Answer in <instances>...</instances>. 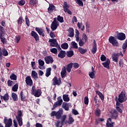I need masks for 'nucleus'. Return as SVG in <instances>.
<instances>
[{
  "mask_svg": "<svg viewBox=\"0 0 127 127\" xmlns=\"http://www.w3.org/2000/svg\"><path fill=\"white\" fill-rule=\"evenodd\" d=\"M63 109H60L58 112L56 111H53L51 114V117H56V118L57 120H61V118H62V115L63 114Z\"/></svg>",
  "mask_w": 127,
  "mask_h": 127,
  "instance_id": "f03ea898",
  "label": "nucleus"
},
{
  "mask_svg": "<svg viewBox=\"0 0 127 127\" xmlns=\"http://www.w3.org/2000/svg\"><path fill=\"white\" fill-rule=\"evenodd\" d=\"M31 76L34 78V79H37V76H38V74H37V72L35 71V70H33L32 71Z\"/></svg>",
  "mask_w": 127,
  "mask_h": 127,
  "instance_id": "e433bc0d",
  "label": "nucleus"
},
{
  "mask_svg": "<svg viewBox=\"0 0 127 127\" xmlns=\"http://www.w3.org/2000/svg\"><path fill=\"white\" fill-rule=\"evenodd\" d=\"M72 66H73L74 68L75 69L79 68V64L76 63H72Z\"/></svg>",
  "mask_w": 127,
  "mask_h": 127,
  "instance_id": "0e129e2a",
  "label": "nucleus"
},
{
  "mask_svg": "<svg viewBox=\"0 0 127 127\" xmlns=\"http://www.w3.org/2000/svg\"><path fill=\"white\" fill-rule=\"evenodd\" d=\"M73 55H74V51H70L67 52L66 56H67V57H72Z\"/></svg>",
  "mask_w": 127,
  "mask_h": 127,
  "instance_id": "a18cd8bd",
  "label": "nucleus"
},
{
  "mask_svg": "<svg viewBox=\"0 0 127 127\" xmlns=\"http://www.w3.org/2000/svg\"><path fill=\"white\" fill-rule=\"evenodd\" d=\"M119 65L121 68H123L124 67V60H121L119 62Z\"/></svg>",
  "mask_w": 127,
  "mask_h": 127,
  "instance_id": "69168bd1",
  "label": "nucleus"
},
{
  "mask_svg": "<svg viewBox=\"0 0 127 127\" xmlns=\"http://www.w3.org/2000/svg\"><path fill=\"white\" fill-rule=\"evenodd\" d=\"M89 76L91 79H94L96 77V71L94 70V67L92 66L91 71L89 72Z\"/></svg>",
  "mask_w": 127,
  "mask_h": 127,
  "instance_id": "dca6fc26",
  "label": "nucleus"
},
{
  "mask_svg": "<svg viewBox=\"0 0 127 127\" xmlns=\"http://www.w3.org/2000/svg\"><path fill=\"white\" fill-rule=\"evenodd\" d=\"M59 58H61L62 59L64 58L66 56V52L65 51H61L58 55Z\"/></svg>",
  "mask_w": 127,
  "mask_h": 127,
  "instance_id": "4be33fe9",
  "label": "nucleus"
},
{
  "mask_svg": "<svg viewBox=\"0 0 127 127\" xmlns=\"http://www.w3.org/2000/svg\"><path fill=\"white\" fill-rule=\"evenodd\" d=\"M18 89V83H16L12 87V90L13 92H17Z\"/></svg>",
  "mask_w": 127,
  "mask_h": 127,
  "instance_id": "a19ab883",
  "label": "nucleus"
},
{
  "mask_svg": "<svg viewBox=\"0 0 127 127\" xmlns=\"http://www.w3.org/2000/svg\"><path fill=\"white\" fill-rule=\"evenodd\" d=\"M55 125L56 127H62L63 126V125H65V123H62V117L61 119V122L59 120L55 122Z\"/></svg>",
  "mask_w": 127,
  "mask_h": 127,
  "instance_id": "6ab92c4d",
  "label": "nucleus"
},
{
  "mask_svg": "<svg viewBox=\"0 0 127 127\" xmlns=\"http://www.w3.org/2000/svg\"><path fill=\"white\" fill-rule=\"evenodd\" d=\"M111 117L113 119H114V120H117V118H118V113L117 111H116V110L112 111Z\"/></svg>",
  "mask_w": 127,
  "mask_h": 127,
  "instance_id": "cd10ccee",
  "label": "nucleus"
},
{
  "mask_svg": "<svg viewBox=\"0 0 127 127\" xmlns=\"http://www.w3.org/2000/svg\"><path fill=\"white\" fill-rule=\"evenodd\" d=\"M72 66H73V63H72L67 64V67H66V70L68 73H70V72H71V70H72Z\"/></svg>",
  "mask_w": 127,
  "mask_h": 127,
  "instance_id": "7c9ffc66",
  "label": "nucleus"
},
{
  "mask_svg": "<svg viewBox=\"0 0 127 127\" xmlns=\"http://www.w3.org/2000/svg\"><path fill=\"white\" fill-rule=\"evenodd\" d=\"M20 98L21 101H25V96L23 95V92L21 91L20 93Z\"/></svg>",
  "mask_w": 127,
  "mask_h": 127,
  "instance_id": "864d4df0",
  "label": "nucleus"
},
{
  "mask_svg": "<svg viewBox=\"0 0 127 127\" xmlns=\"http://www.w3.org/2000/svg\"><path fill=\"white\" fill-rule=\"evenodd\" d=\"M37 2H38L37 0H30L29 1V3L30 5H32V6H34V5H35V4L37 3Z\"/></svg>",
  "mask_w": 127,
  "mask_h": 127,
  "instance_id": "4c0bfd02",
  "label": "nucleus"
},
{
  "mask_svg": "<svg viewBox=\"0 0 127 127\" xmlns=\"http://www.w3.org/2000/svg\"><path fill=\"white\" fill-rule=\"evenodd\" d=\"M31 36H33L34 38H35L36 41H38L39 40V37L38 36V34L34 31H32L31 33Z\"/></svg>",
  "mask_w": 127,
  "mask_h": 127,
  "instance_id": "aec40b11",
  "label": "nucleus"
},
{
  "mask_svg": "<svg viewBox=\"0 0 127 127\" xmlns=\"http://www.w3.org/2000/svg\"><path fill=\"white\" fill-rule=\"evenodd\" d=\"M0 39L1 40V41L2 43L4 44V43H6V39L4 38H2V36L0 37Z\"/></svg>",
  "mask_w": 127,
  "mask_h": 127,
  "instance_id": "e2e57ef3",
  "label": "nucleus"
},
{
  "mask_svg": "<svg viewBox=\"0 0 127 127\" xmlns=\"http://www.w3.org/2000/svg\"><path fill=\"white\" fill-rule=\"evenodd\" d=\"M17 77L14 73H12L11 75L10 76V79L11 80H13V81H16Z\"/></svg>",
  "mask_w": 127,
  "mask_h": 127,
  "instance_id": "37998d69",
  "label": "nucleus"
},
{
  "mask_svg": "<svg viewBox=\"0 0 127 127\" xmlns=\"http://www.w3.org/2000/svg\"><path fill=\"white\" fill-rule=\"evenodd\" d=\"M51 74V68L49 67L48 68H47L46 73V77H49V76H50Z\"/></svg>",
  "mask_w": 127,
  "mask_h": 127,
  "instance_id": "ea45409f",
  "label": "nucleus"
},
{
  "mask_svg": "<svg viewBox=\"0 0 127 127\" xmlns=\"http://www.w3.org/2000/svg\"><path fill=\"white\" fill-rule=\"evenodd\" d=\"M110 63H111V61H110V59H107V61L106 62L103 63L102 65H103L104 67L107 68V69H110Z\"/></svg>",
  "mask_w": 127,
  "mask_h": 127,
  "instance_id": "5701e85b",
  "label": "nucleus"
},
{
  "mask_svg": "<svg viewBox=\"0 0 127 127\" xmlns=\"http://www.w3.org/2000/svg\"><path fill=\"white\" fill-rule=\"evenodd\" d=\"M95 92L97 95L99 96V98H100L102 101H104V100H105V96H104V95H103V93H101V92L98 90H96Z\"/></svg>",
  "mask_w": 127,
  "mask_h": 127,
  "instance_id": "bb28decb",
  "label": "nucleus"
},
{
  "mask_svg": "<svg viewBox=\"0 0 127 127\" xmlns=\"http://www.w3.org/2000/svg\"><path fill=\"white\" fill-rule=\"evenodd\" d=\"M51 52L52 53H54V54H57L58 51L56 49V48H53L51 49Z\"/></svg>",
  "mask_w": 127,
  "mask_h": 127,
  "instance_id": "6e6d98bb",
  "label": "nucleus"
},
{
  "mask_svg": "<svg viewBox=\"0 0 127 127\" xmlns=\"http://www.w3.org/2000/svg\"><path fill=\"white\" fill-rule=\"evenodd\" d=\"M16 120L18 123V125L19 127H21L23 125L22 118H18V119H16Z\"/></svg>",
  "mask_w": 127,
  "mask_h": 127,
  "instance_id": "3c124183",
  "label": "nucleus"
},
{
  "mask_svg": "<svg viewBox=\"0 0 127 127\" xmlns=\"http://www.w3.org/2000/svg\"><path fill=\"white\" fill-rule=\"evenodd\" d=\"M55 6L52 4H49V7L48 8V11L49 13H51V12H53V10H55Z\"/></svg>",
  "mask_w": 127,
  "mask_h": 127,
  "instance_id": "393cba45",
  "label": "nucleus"
},
{
  "mask_svg": "<svg viewBox=\"0 0 127 127\" xmlns=\"http://www.w3.org/2000/svg\"><path fill=\"white\" fill-rule=\"evenodd\" d=\"M116 100L117 101L116 109L117 110V111H118V112H119V113H123V110H122V109H121V108L119 107V106H120V103H119V101H118V97L116 98Z\"/></svg>",
  "mask_w": 127,
  "mask_h": 127,
  "instance_id": "c85d7f7f",
  "label": "nucleus"
},
{
  "mask_svg": "<svg viewBox=\"0 0 127 127\" xmlns=\"http://www.w3.org/2000/svg\"><path fill=\"white\" fill-rule=\"evenodd\" d=\"M25 21L27 26H29V25H30V23L29 22V19H28V18H27V16H26L25 17Z\"/></svg>",
  "mask_w": 127,
  "mask_h": 127,
  "instance_id": "680f3d73",
  "label": "nucleus"
},
{
  "mask_svg": "<svg viewBox=\"0 0 127 127\" xmlns=\"http://www.w3.org/2000/svg\"><path fill=\"white\" fill-rule=\"evenodd\" d=\"M79 34H80V33H79V30H78V29H75V37L76 38V41H77V42H79V40H80Z\"/></svg>",
  "mask_w": 127,
  "mask_h": 127,
  "instance_id": "c756f323",
  "label": "nucleus"
},
{
  "mask_svg": "<svg viewBox=\"0 0 127 127\" xmlns=\"http://www.w3.org/2000/svg\"><path fill=\"white\" fill-rule=\"evenodd\" d=\"M127 99L126 94H125V92H122L119 95L118 102L119 103H124V102L127 101Z\"/></svg>",
  "mask_w": 127,
  "mask_h": 127,
  "instance_id": "39448f33",
  "label": "nucleus"
},
{
  "mask_svg": "<svg viewBox=\"0 0 127 127\" xmlns=\"http://www.w3.org/2000/svg\"><path fill=\"white\" fill-rule=\"evenodd\" d=\"M7 84L9 87H11V86H12V85H13L14 83H13V81H12L11 80H8L7 81Z\"/></svg>",
  "mask_w": 127,
  "mask_h": 127,
  "instance_id": "774afa93",
  "label": "nucleus"
},
{
  "mask_svg": "<svg viewBox=\"0 0 127 127\" xmlns=\"http://www.w3.org/2000/svg\"><path fill=\"white\" fill-rule=\"evenodd\" d=\"M68 47L69 46L67 43H64L61 45V47L63 49H67Z\"/></svg>",
  "mask_w": 127,
  "mask_h": 127,
  "instance_id": "49530a36",
  "label": "nucleus"
},
{
  "mask_svg": "<svg viewBox=\"0 0 127 127\" xmlns=\"http://www.w3.org/2000/svg\"><path fill=\"white\" fill-rule=\"evenodd\" d=\"M26 83L28 86H32L33 82L32 79L30 76H27L26 77Z\"/></svg>",
  "mask_w": 127,
  "mask_h": 127,
  "instance_id": "a211bd4d",
  "label": "nucleus"
},
{
  "mask_svg": "<svg viewBox=\"0 0 127 127\" xmlns=\"http://www.w3.org/2000/svg\"><path fill=\"white\" fill-rule=\"evenodd\" d=\"M92 52L93 54H95L97 52V45L96 44H94V46L92 48Z\"/></svg>",
  "mask_w": 127,
  "mask_h": 127,
  "instance_id": "8fccbe9b",
  "label": "nucleus"
},
{
  "mask_svg": "<svg viewBox=\"0 0 127 127\" xmlns=\"http://www.w3.org/2000/svg\"><path fill=\"white\" fill-rule=\"evenodd\" d=\"M45 61L47 64H49L50 63H53V58L51 56H48L45 58Z\"/></svg>",
  "mask_w": 127,
  "mask_h": 127,
  "instance_id": "f3484780",
  "label": "nucleus"
},
{
  "mask_svg": "<svg viewBox=\"0 0 127 127\" xmlns=\"http://www.w3.org/2000/svg\"><path fill=\"white\" fill-rule=\"evenodd\" d=\"M63 100L64 102H69L70 98L67 94H64L63 96Z\"/></svg>",
  "mask_w": 127,
  "mask_h": 127,
  "instance_id": "473e14b6",
  "label": "nucleus"
},
{
  "mask_svg": "<svg viewBox=\"0 0 127 127\" xmlns=\"http://www.w3.org/2000/svg\"><path fill=\"white\" fill-rule=\"evenodd\" d=\"M2 55L3 56H7L8 55V52L7 51L5 50V49H1L0 48V60L2 59Z\"/></svg>",
  "mask_w": 127,
  "mask_h": 127,
  "instance_id": "9b49d317",
  "label": "nucleus"
},
{
  "mask_svg": "<svg viewBox=\"0 0 127 127\" xmlns=\"http://www.w3.org/2000/svg\"><path fill=\"white\" fill-rule=\"evenodd\" d=\"M107 59V57L105 56L104 55H102L100 57V60L103 62H104V61H106V60Z\"/></svg>",
  "mask_w": 127,
  "mask_h": 127,
  "instance_id": "4d7b16f0",
  "label": "nucleus"
},
{
  "mask_svg": "<svg viewBox=\"0 0 127 127\" xmlns=\"http://www.w3.org/2000/svg\"><path fill=\"white\" fill-rule=\"evenodd\" d=\"M127 48V39L126 40V41L125 42V43L123 44L122 46V49H123V50H126Z\"/></svg>",
  "mask_w": 127,
  "mask_h": 127,
  "instance_id": "603ef678",
  "label": "nucleus"
},
{
  "mask_svg": "<svg viewBox=\"0 0 127 127\" xmlns=\"http://www.w3.org/2000/svg\"><path fill=\"white\" fill-rule=\"evenodd\" d=\"M78 51L80 54H84L87 52V49H84L81 47L78 48Z\"/></svg>",
  "mask_w": 127,
  "mask_h": 127,
  "instance_id": "f704fd0d",
  "label": "nucleus"
},
{
  "mask_svg": "<svg viewBox=\"0 0 127 127\" xmlns=\"http://www.w3.org/2000/svg\"><path fill=\"white\" fill-rule=\"evenodd\" d=\"M49 42L51 43L50 46H52V47H56L59 50H61V48H60V46L58 45L56 39H51L49 40Z\"/></svg>",
  "mask_w": 127,
  "mask_h": 127,
  "instance_id": "7ed1b4c3",
  "label": "nucleus"
},
{
  "mask_svg": "<svg viewBox=\"0 0 127 127\" xmlns=\"http://www.w3.org/2000/svg\"><path fill=\"white\" fill-rule=\"evenodd\" d=\"M120 56H122V57L124 56V55L122 52L119 53H113L112 55V59L113 61H114V62H118L119 57H120Z\"/></svg>",
  "mask_w": 127,
  "mask_h": 127,
  "instance_id": "20e7f679",
  "label": "nucleus"
},
{
  "mask_svg": "<svg viewBox=\"0 0 127 127\" xmlns=\"http://www.w3.org/2000/svg\"><path fill=\"white\" fill-rule=\"evenodd\" d=\"M62 83V81L61 80V79H57V77H55L54 78L53 80V85L54 86H55V85H57L58 86H60L61 84Z\"/></svg>",
  "mask_w": 127,
  "mask_h": 127,
  "instance_id": "f8f14e48",
  "label": "nucleus"
},
{
  "mask_svg": "<svg viewBox=\"0 0 127 127\" xmlns=\"http://www.w3.org/2000/svg\"><path fill=\"white\" fill-rule=\"evenodd\" d=\"M64 10V12H67L68 14H72V12L69 10V7H70V5L67 3L66 2H64L63 5Z\"/></svg>",
  "mask_w": 127,
  "mask_h": 127,
  "instance_id": "1a4fd4ad",
  "label": "nucleus"
},
{
  "mask_svg": "<svg viewBox=\"0 0 127 127\" xmlns=\"http://www.w3.org/2000/svg\"><path fill=\"white\" fill-rule=\"evenodd\" d=\"M67 119V115H64L62 117V124H64V125H71L74 123V119L73 117L69 116L68 117V121L66 120Z\"/></svg>",
  "mask_w": 127,
  "mask_h": 127,
  "instance_id": "f257e3e1",
  "label": "nucleus"
},
{
  "mask_svg": "<svg viewBox=\"0 0 127 127\" xmlns=\"http://www.w3.org/2000/svg\"><path fill=\"white\" fill-rule=\"evenodd\" d=\"M4 34V29L1 26H0V37Z\"/></svg>",
  "mask_w": 127,
  "mask_h": 127,
  "instance_id": "79ce46f5",
  "label": "nucleus"
},
{
  "mask_svg": "<svg viewBox=\"0 0 127 127\" xmlns=\"http://www.w3.org/2000/svg\"><path fill=\"white\" fill-rule=\"evenodd\" d=\"M12 98L13 101H15V102L18 100V98L17 97V95H16V94H15L14 92H13L12 93Z\"/></svg>",
  "mask_w": 127,
  "mask_h": 127,
  "instance_id": "58836bf2",
  "label": "nucleus"
},
{
  "mask_svg": "<svg viewBox=\"0 0 127 127\" xmlns=\"http://www.w3.org/2000/svg\"><path fill=\"white\" fill-rule=\"evenodd\" d=\"M38 63L40 66H44V61H42L41 59L38 60Z\"/></svg>",
  "mask_w": 127,
  "mask_h": 127,
  "instance_id": "5fc2aeb1",
  "label": "nucleus"
},
{
  "mask_svg": "<svg viewBox=\"0 0 127 127\" xmlns=\"http://www.w3.org/2000/svg\"><path fill=\"white\" fill-rule=\"evenodd\" d=\"M74 29L73 28H70L68 30L67 36H69V37H74Z\"/></svg>",
  "mask_w": 127,
  "mask_h": 127,
  "instance_id": "b1692460",
  "label": "nucleus"
},
{
  "mask_svg": "<svg viewBox=\"0 0 127 127\" xmlns=\"http://www.w3.org/2000/svg\"><path fill=\"white\" fill-rule=\"evenodd\" d=\"M62 103H63V100L61 97H59L58 98V101L56 102L54 105V108H56L59 106H61L62 105Z\"/></svg>",
  "mask_w": 127,
  "mask_h": 127,
  "instance_id": "ddd939ff",
  "label": "nucleus"
},
{
  "mask_svg": "<svg viewBox=\"0 0 127 127\" xmlns=\"http://www.w3.org/2000/svg\"><path fill=\"white\" fill-rule=\"evenodd\" d=\"M0 98L1 100H3L4 101H5V102H6V101H8V99H9L8 94H4L3 96H1Z\"/></svg>",
  "mask_w": 127,
  "mask_h": 127,
  "instance_id": "2f4dec72",
  "label": "nucleus"
},
{
  "mask_svg": "<svg viewBox=\"0 0 127 127\" xmlns=\"http://www.w3.org/2000/svg\"><path fill=\"white\" fill-rule=\"evenodd\" d=\"M32 94L34 95L35 97H40L41 96V90L40 89H35V87L33 86L32 88Z\"/></svg>",
  "mask_w": 127,
  "mask_h": 127,
  "instance_id": "6e6552de",
  "label": "nucleus"
},
{
  "mask_svg": "<svg viewBox=\"0 0 127 127\" xmlns=\"http://www.w3.org/2000/svg\"><path fill=\"white\" fill-rule=\"evenodd\" d=\"M66 67L65 66H63V68L62 69V71L61 72L62 78H65L66 76Z\"/></svg>",
  "mask_w": 127,
  "mask_h": 127,
  "instance_id": "a878e982",
  "label": "nucleus"
},
{
  "mask_svg": "<svg viewBox=\"0 0 127 127\" xmlns=\"http://www.w3.org/2000/svg\"><path fill=\"white\" fill-rule=\"evenodd\" d=\"M95 115L97 117H99L101 115V110H100L99 109H97L95 112Z\"/></svg>",
  "mask_w": 127,
  "mask_h": 127,
  "instance_id": "052dcab7",
  "label": "nucleus"
},
{
  "mask_svg": "<svg viewBox=\"0 0 127 127\" xmlns=\"http://www.w3.org/2000/svg\"><path fill=\"white\" fill-rule=\"evenodd\" d=\"M22 20H23L22 17H20L17 20L18 24H21V23H22Z\"/></svg>",
  "mask_w": 127,
  "mask_h": 127,
  "instance_id": "338daca9",
  "label": "nucleus"
},
{
  "mask_svg": "<svg viewBox=\"0 0 127 127\" xmlns=\"http://www.w3.org/2000/svg\"><path fill=\"white\" fill-rule=\"evenodd\" d=\"M57 20L58 21H59V22H61V23H62V22H64V18L60 15L58 16Z\"/></svg>",
  "mask_w": 127,
  "mask_h": 127,
  "instance_id": "c03bdc74",
  "label": "nucleus"
},
{
  "mask_svg": "<svg viewBox=\"0 0 127 127\" xmlns=\"http://www.w3.org/2000/svg\"><path fill=\"white\" fill-rule=\"evenodd\" d=\"M82 40H84L85 43L88 41V37L85 33L83 34L82 35Z\"/></svg>",
  "mask_w": 127,
  "mask_h": 127,
  "instance_id": "09e8293b",
  "label": "nucleus"
},
{
  "mask_svg": "<svg viewBox=\"0 0 127 127\" xmlns=\"http://www.w3.org/2000/svg\"><path fill=\"white\" fill-rule=\"evenodd\" d=\"M117 38L119 40H125L126 39V34L124 33H119L117 34Z\"/></svg>",
  "mask_w": 127,
  "mask_h": 127,
  "instance_id": "4468645a",
  "label": "nucleus"
},
{
  "mask_svg": "<svg viewBox=\"0 0 127 127\" xmlns=\"http://www.w3.org/2000/svg\"><path fill=\"white\" fill-rule=\"evenodd\" d=\"M75 1L79 6H84V3H83V1L81 0H75Z\"/></svg>",
  "mask_w": 127,
  "mask_h": 127,
  "instance_id": "de8ad7c7",
  "label": "nucleus"
},
{
  "mask_svg": "<svg viewBox=\"0 0 127 127\" xmlns=\"http://www.w3.org/2000/svg\"><path fill=\"white\" fill-rule=\"evenodd\" d=\"M109 41L110 43L112 44L113 46H115L116 47H118V46H119V42H118L117 39H116V38H115V37L110 36L109 38Z\"/></svg>",
  "mask_w": 127,
  "mask_h": 127,
  "instance_id": "0eeeda50",
  "label": "nucleus"
},
{
  "mask_svg": "<svg viewBox=\"0 0 127 127\" xmlns=\"http://www.w3.org/2000/svg\"><path fill=\"white\" fill-rule=\"evenodd\" d=\"M4 123L5 125V127H10L12 125V120L11 119H7L6 117L4 118Z\"/></svg>",
  "mask_w": 127,
  "mask_h": 127,
  "instance_id": "9d476101",
  "label": "nucleus"
},
{
  "mask_svg": "<svg viewBox=\"0 0 127 127\" xmlns=\"http://www.w3.org/2000/svg\"><path fill=\"white\" fill-rule=\"evenodd\" d=\"M84 104L85 105H88L89 104V98L87 96L84 98Z\"/></svg>",
  "mask_w": 127,
  "mask_h": 127,
  "instance_id": "bf43d9fd",
  "label": "nucleus"
},
{
  "mask_svg": "<svg viewBox=\"0 0 127 127\" xmlns=\"http://www.w3.org/2000/svg\"><path fill=\"white\" fill-rule=\"evenodd\" d=\"M58 26H59V22L57 21V18H55L51 25V28L53 31H54V30H56L57 29V27H58Z\"/></svg>",
  "mask_w": 127,
  "mask_h": 127,
  "instance_id": "423d86ee",
  "label": "nucleus"
},
{
  "mask_svg": "<svg viewBox=\"0 0 127 127\" xmlns=\"http://www.w3.org/2000/svg\"><path fill=\"white\" fill-rule=\"evenodd\" d=\"M35 30L36 31H37V32H38L39 35H42L43 37H44L45 36V35L44 34V31L42 28L36 27L35 28Z\"/></svg>",
  "mask_w": 127,
  "mask_h": 127,
  "instance_id": "2eb2a0df",
  "label": "nucleus"
},
{
  "mask_svg": "<svg viewBox=\"0 0 127 127\" xmlns=\"http://www.w3.org/2000/svg\"><path fill=\"white\" fill-rule=\"evenodd\" d=\"M22 111L18 110L17 112V116H16V119H22Z\"/></svg>",
  "mask_w": 127,
  "mask_h": 127,
  "instance_id": "72a5a7b5",
  "label": "nucleus"
},
{
  "mask_svg": "<svg viewBox=\"0 0 127 127\" xmlns=\"http://www.w3.org/2000/svg\"><path fill=\"white\" fill-rule=\"evenodd\" d=\"M84 44H85V42H84V41H83V40L82 39H80L79 42V46L82 47V46H84Z\"/></svg>",
  "mask_w": 127,
  "mask_h": 127,
  "instance_id": "13d9d810",
  "label": "nucleus"
},
{
  "mask_svg": "<svg viewBox=\"0 0 127 127\" xmlns=\"http://www.w3.org/2000/svg\"><path fill=\"white\" fill-rule=\"evenodd\" d=\"M114 123L112 122V119L109 118L107 119L106 126L108 127H114Z\"/></svg>",
  "mask_w": 127,
  "mask_h": 127,
  "instance_id": "412c9836",
  "label": "nucleus"
},
{
  "mask_svg": "<svg viewBox=\"0 0 127 127\" xmlns=\"http://www.w3.org/2000/svg\"><path fill=\"white\" fill-rule=\"evenodd\" d=\"M71 48H74V49H78V46H77V43L75 42H71L70 43Z\"/></svg>",
  "mask_w": 127,
  "mask_h": 127,
  "instance_id": "c9c22d12",
  "label": "nucleus"
}]
</instances>
